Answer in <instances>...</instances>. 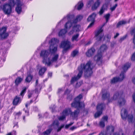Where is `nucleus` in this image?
Masks as SVG:
<instances>
[{
  "label": "nucleus",
  "mask_w": 135,
  "mask_h": 135,
  "mask_svg": "<svg viewBox=\"0 0 135 135\" xmlns=\"http://www.w3.org/2000/svg\"><path fill=\"white\" fill-rule=\"evenodd\" d=\"M93 63L90 61H89L86 63H82L78 68L79 73L76 76L72 78L70 81L71 84H73L75 81L79 79L81 77L83 72L84 73L85 77L90 76L93 73L92 70L94 68Z\"/></svg>",
  "instance_id": "1"
},
{
  "label": "nucleus",
  "mask_w": 135,
  "mask_h": 135,
  "mask_svg": "<svg viewBox=\"0 0 135 135\" xmlns=\"http://www.w3.org/2000/svg\"><path fill=\"white\" fill-rule=\"evenodd\" d=\"M15 4L17 5L15 11L18 14L21 13L22 11L21 6L20 0H9L8 3H6L2 6V9L5 14L9 15L11 12L12 9Z\"/></svg>",
  "instance_id": "2"
},
{
  "label": "nucleus",
  "mask_w": 135,
  "mask_h": 135,
  "mask_svg": "<svg viewBox=\"0 0 135 135\" xmlns=\"http://www.w3.org/2000/svg\"><path fill=\"white\" fill-rule=\"evenodd\" d=\"M82 97V95L80 94L74 99V102L71 103V105L72 107L76 108L77 109L74 111V112H71V116L73 118H77L79 114L80 109L82 108L85 109V105L83 102H80V99Z\"/></svg>",
  "instance_id": "3"
},
{
  "label": "nucleus",
  "mask_w": 135,
  "mask_h": 135,
  "mask_svg": "<svg viewBox=\"0 0 135 135\" xmlns=\"http://www.w3.org/2000/svg\"><path fill=\"white\" fill-rule=\"evenodd\" d=\"M59 41L55 38H52L49 42L50 43L49 50L51 55L55 54L57 51L58 45Z\"/></svg>",
  "instance_id": "4"
},
{
  "label": "nucleus",
  "mask_w": 135,
  "mask_h": 135,
  "mask_svg": "<svg viewBox=\"0 0 135 135\" xmlns=\"http://www.w3.org/2000/svg\"><path fill=\"white\" fill-rule=\"evenodd\" d=\"M121 115L123 119L127 118L129 123H135V117L134 118L132 115H128L127 111L125 109L123 108L121 110Z\"/></svg>",
  "instance_id": "5"
},
{
  "label": "nucleus",
  "mask_w": 135,
  "mask_h": 135,
  "mask_svg": "<svg viewBox=\"0 0 135 135\" xmlns=\"http://www.w3.org/2000/svg\"><path fill=\"white\" fill-rule=\"evenodd\" d=\"M67 19L68 21L65 25V27L66 29L70 28L73 25H75V23L74 22V16L71 15H68L66 17H64L61 21H65V19Z\"/></svg>",
  "instance_id": "6"
},
{
  "label": "nucleus",
  "mask_w": 135,
  "mask_h": 135,
  "mask_svg": "<svg viewBox=\"0 0 135 135\" xmlns=\"http://www.w3.org/2000/svg\"><path fill=\"white\" fill-rule=\"evenodd\" d=\"M70 42L68 40L64 41L61 42L60 47L64 49L62 50L63 54L65 53L70 48Z\"/></svg>",
  "instance_id": "7"
},
{
  "label": "nucleus",
  "mask_w": 135,
  "mask_h": 135,
  "mask_svg": "<svg viewBox=\"0 0 135 135\" xmlns=\"http://www.w3.org/2000/svg\"><path fill=\"white\" fill-rule=\"evenodd\" d=\"M106 49L107 46L105 45H103L98 50V52H99L100 51V52L98 53L97 54L94 56V60L97 62L99 61L102 56V52H103Z\"/></svg>",
  "instance_id": "8"
},
{
  "label": "nucleus",
  "mask_w": 135,
  "mask_h": 135,
  "mask_svg": "<svg viewBox=\"0 0 135 135\" xmlns=\"http://www.w3.org/2000/svg\"><path fill=\"white\" fill-rule=\"evenodd\" d=\"M105 106V104L103 103L99 104L98 105L97 107V111L94 115V117L95 118L99 117L102 114V110Z\"/></svg>",
  "instance_id": "9"
},
{
  "label": "nucleus",
  "mask_w": 135,
  "mask_h": 135,
  "mask_svg": "<svg viewBox=\"0 0 135 135\" xmlns=\"http://www.w3.org/2000/svg\"><path fill=\"white\" fill-rule=\"evenodd\" d=\"M125 77L123 72H122L119 75V77H114L111 80L110 83L111 84L114 83L118 81H121Z\"/></svg>",
  "instance_id": "10"
},
{
  "label": "nucleus",
  "mask_w": 135,
  "mask_h": 135,
  "mask_svg": "<svg viewBox=\"0 0 135 135\" xmlns=\"http://www.w3.org/2000/svg\"><path fill=\"white\" fill-rule=\"evenodd\" d=\"M59 56L58 54H56L54 55L51 59H50V57H48L47 60L46 61V64H47L48 66H50L53 62H56Z\"/></svg>",
  "instance_id": "11"
},
{
  "label": "nucleus",
  "mask_w": 135,
  "mask_h": 135,
  "mask_svg": "<svg viewBox=\"0 0 135 135\" xmlns=\"http://www.w3.org/2000/svg\"><path fill=\"white\" fill-rule=\"evenodd\" d=\"M49 54V52L48 50H43L41 51L40 55V56L42 57L43 60L42 62L46 64V61L47 60V57Z\"/></svg>",
  "instance_id": "12"
},
{
  "label": "nucleus",
  "mask_w": 135,
  "mask_h": 135,
  "mask_svg": "<svg viewBox=\"0 0 135 135\" xmlns=\"http://www.w3.org/2000/svg\"><path fill=\"white\" fill-rule=\"evenodd\" d=\"M103 30L101 28L95 32V36L97 37V39L98 41L101 40L103 37L104 34L103 33Z\"/></svg>",
  "instance_id": "13"
},
{
  "label": "nucleus",
  "mask_w": 135,
  "mask_h": 135,
  "mask_svg": "<svg viewBox=\"0 0 135 135\" xmlns=\"http://www.w3.org/2000/svg\"><path fill=\"white\" fill-rule=\"evenodd\" d=\"M101 92L102 94V100H106L110 97V93L107 90L102 89Z\"/></svg>",
  "instance_id": "14"
},
{
  "label": "nucleus",
  "mask_w": 135,
  "mask_h": 135,
  "mask_svg": "<svg viewBox=\"0 0 135 135\" xmlns=\"http://www.w3.org/2000/svg\"><path fill=\"white\" fill-rule=\"evenodd\" d=\"M7 27H4L3 30L0 33V37L2 40L6 39L9 36L8 33H6Z\"/></svg>",
  "instance_id": "15"
},
{
  "label": "nucleus",
  "mask_w": 135,
  "mask_h": 135,
  "mask_svg": "<svg viewBox=\"0 0 135 135\" xmlns=\"http://www.w3.org/2000/svg\"><path fill=\"white\" fill-rule=\"evenodd\" d=\"M108 5L109 3H105L103 5L99 12V13L100 15H102L105 11L107 10Z\"/></svg>",
  "instance_id": "16"
},
{
  "label": "nucleus",
  "mask_w": 135,
  "mask_h": 135,
  "mask_svg": "<svg viewBox=\"0 0 135 135\" xmlns=\"http://www.w3.org/2000/svg\"><path fill=\"white\" fill-rule=\"evenodd\" d=\"M41 88V85L39 84L38 83V80H36L35 82V94L37 97L38 96V94L40 92Z\"/></svg>",
  "instance_id": "17"
},
{
  "label": "nucleus",
  "mask_w": 135,
  "mask_h": 135,
  "mask_svg": "<svg viewBox=\"0 0 135 135\" xmlns=\"http://www.w3.org/2000/svg\"><path fill=\"white\" fill-rule=\"evenodd\" d=\"M33 100H31L30 102H27L25 104L26 109L24 108L23 109V110L25 111V113L27 115H29V109L28 108V106L33 103Z\"/></svg>",
  "instance_id": "18"
},
{
  "label": "nucleus",
  "mask_w": 135,
  "mask_h": 135,
  "mask_svg": "<svg viewBox=\"0 0 135 135\" xmlns=\"http://www.w3.org/2000/svg\"><path fill=\"white\" fill-rule=\"evenodd\" d=\"M21 99L20 97L16 96L13 100L12 103L14 105H17L21 103Z\"/></svg>",
  "instance_id": "19"
},
{
  "label": "nucleus",
  "mask_w": 135,
  "mask_h": 135,
  "mask_svg": "<svg viewBox=\"0 0 135 135\" xmlns=\"http://www.w3.org/2000/svg\"><path fill=\"white\" fill-rule=\"evenodd\" d=\"M95 51V49L94 48L92 47L88 51L86 52V55L88 57H90L94 54Z\"/></svg>",
  "instance_id": "20"
},
{
  "label": "nucleus",
  "mask_w": 135,
  "mask_h": 135,
  "mask_svg": "<svg viewBox=\"0 0 135 135\" xmlns=\"http://www.w3.org/2000/svg\"><path fill=\"white\" fill-rule=\"evenodd\" d=\"M96 14L95 13H93L90 15L88 18L87 20L88 22L91 21L94 22Z\"/></svg>",
  "instance_id": "21"
},
{
  "label": "nucleus",
  "mask_w": 135,
  "mask_h": 135,
  "mask_svg": "<svg viewBox=\"0 0 135 135\" xmlns=\"http://www.w3.org/2000/svg\"><path fill=\"white\" fill-rule=\"evenodd\" d=\"M114 129V127L112 126H108L107 127V132L111 134L113 132Z\"/></svg>",
  "instance_id": "22"
},
{
  "label": "nucleus",
  "mask_w": 135,
  "mask_h": 135,
  "mask_svg": "<svg viewBox=\"0 0 135 135\" xmlns=\"http://www.w3.org/2000/svg\"><path fill=\"white\" fill-rule=\"evenodd\" d=\"M99 1L100 0H97V1L92 5L91 9L93 10L96 9L99 6L100 3Z\"/></svg>",
  "instance_id": "23"
},
{
  "label": "nucleus",
  "mask_w": 135,
  "mask_h": 135,
  "mask_svg": "<svg viewBox=\"0 0 135 135\" xmlns=\"http://www.w3.org/2000/svg\"><path fill=\"white\" fill-rule=\"evenodd\" d=\"M131 64L129 63H127L125 64L122 67V69L123 71H122L124 73V75L125 76L124 73L128 69L130 68L131 66Z\"/></svg>",
  "instance_id": "24"
},
{
  "label": "nucleus",
  "mask_w": 135,
  "mask_h": 135,
  "mask_svg": "<svg viewBox=\"0 0 135 135\" xmlns=\"http://www.w3.org/2000/svg\"><path fill=\"white\" fill-rule=\"evenodd\" d=\"M47 70L46 68L45 67L41 68L38 71V74L41 76H42L45 73Z\"/></svg>",
  "instance_id": "25"
},
{
  "label": "nucleus",
  "mask_w": 135,
  "mask_h": 135,
  "mask_svg": "<svg viewBox=\"0 0 135 135\" xmlns=\"http://www.w3.org/2000/svg\"><path fill=\"white\" fill-rule=\"evenodd\" d=\"M71 110L69 109H66L64 110L62 112V115L66 117L70 113Z\"/></svg>",
  "instance_id": "26"
},
{
  "label": "nucleus",
  "mask_w": 135,
  "mask_h": 135,
  "mask_svg": "<svg viewBox=\"0 0 135 135\" xmlns=\"http://www.w3.org/2000/svg\"><path fill=\"white\" fill-rule=\"evenodd\" d=\"M59 123L58 120H56L54 121L52 124L50 126V127H51L52 126H53L54 128L56 129V127H59Z\"/></svg>",
  "instance_id": "27"
},
{
  "label": "nucleus",
  "mask_w": 135,
  "mask_h": 135,
  "mask_svg": "<svg viewBox=\"0 0 135 135\" xmlns=\"http://www.w3.org/2000/svg\"><path fill=\"white\" fill-rule=\"evenodd\" d=\"M126 103V101L125 99L123 98H121L118 101V103L119 106L121 107L124 105Z\"/></svg>",
  "instance_id": "28"
},
{
  "label": "nucleus",
  "mask_w": 135,
  "mask_h": 135,
  "mask_svg": "<svg viewBox=\"0 0 135 135\" xmlns=\"http://www.w3.org/2000/svg\"><path fill=\"white\" fill-rule=\"evenodd\" d=\"M121 95L120 94L119 92H116L114 95L113 98L114 100H115L118 99H119L121 98Z\"/></svg>",
  "instance_id": "29"
},
{
  "label": "nucleus",
  "mask_w": 135,
  "mask_h": 135,
  "mask_svg": "<svg viewBox=\"0 0 135 135\" xmlns=\"http://www.w3.org/2000/svg\"><path fill=\"white\" fill-rule=\"evenodd\" d=\"M23 80V79L20 77H18L16 79L15 83L16 85L18 86V85L21 83V82Z\"/></svg>",
  "instance_id": "30"
},
{
  "label": "nucleus",
  "mask_w": 135,
  "mask_h": 135,
  "mask_svg": "<svg viewBox=\"0 0 135 135\" xmlns=\"http://www.w3.org/2000/svg\"><path fill=\"white\" fill-rule=\"evenodd\" d=\"M83 18V16L81 15H79L77 16L75 19L74 18V22L76 24L78 21H79L81 20Z\"/></svg>",
  "instance_id": "31"
},
{
  "label": "nucleus",
  "mask_w": 135,
  "mask_h": 135,
  "mask_svg": "<svg viewBox=\"0 0 135 135\" xmlns=\"http://www.w3.org/2000/svg\"><path fill=\"white\" fill-rule=\"evenodd\" d=\"M66 32L67 30L66 29H62L58 33V36H61L65 35Z\"/></svg>",
  "instance_id": "32"
},
{
  "label": "nucleus",
  "mask_w": 135,
  "mask_h": 135,
  "mask_svg": "<svg viewBox=\"0 0 135 135\" xmlns=\"http://www.w3.org/2000/svg\"><path fill=\"white\" fill-rule=\"evenodd\" d=\"M27 89V88L26 87L23 88L22 90L21 91L20 94L19 96H20L22 97L23 98L26 92Z\"/></svg>",
  "instance_id": "33"
},
{
  "label": "nucleus",
  "mask_w": 135,
  "mask_h": 135,
  "mask_svg": "<svg viewBox=\"0 0 135 135\" xmlns=\"http://www.w3.org/2000/svg\"><path fill=\"white\" fill-rule=\"evenodd\" d=\"M131 33L132 35H134L133 39V44L135 45V28H133L131 31Z\"/></svg>",
  "instance_id": "34"
},
{
  "label": "nucleus",
  "mask_w": 135,
  "mask_h": 135,
  "mask_svg": "<svg viewBox=\"0 0 135 135\" xmlns=\"http://www.w3.org/2000/svg\"><path fill=\"white\" fill-rule=\"evenodd\" d=\"M83 6V3L81 2H79L77 5L75 6V7H77V9L78 10H80Z\"/></svg>",
  "instance_id": "35"
},
{
  "label": "nucleus",
  "mask_w": 135,
  "mask_h": 135,
  "mask_svg": "<svg viewBox=\"0 0 135 135\" xmlns=\"http://www.w3.org/2000/svg\"><path fill=\"white\" fill-rule=\"evenodd\" d=\"M32 78V76L30 75H28L25 79V82L27 83H29L31 81Z\"/></svg>",
  "instance_id": "36"
},
{
  "label": "nucleus",
  "mask_w": 135,
  "mask_h": 135,
  "mask_svg": "<svg viewBox=\"0 0 135 135\" xmlns=\"http://www.w3.org/2000/svg\"><path fill=\"white\" fill-rule=\"evenodd\" d=\"M79 34H77L75 35H74L72 37L71 40L72 41H77L78 40V38L79 36Z\"/></svg>",
  "instance_id": "37"
},
{
  "label": "nucleus",
  "mask_w": 135,
  "mask_h": 135,
  "mask_svg": "<svg viewBox=\"0 0 135 135\" xmlns=\"http://www.w3.org/2000/svg\"><path fill=\"white\" fill-rule=\"evenodd\" d=\"M126 23V22L124 21H120L118 23L117 25V27L118 28L121 26Z\"/></svg>",
  "instance_id": "38"
},
{
  "label": "nucleus",
  "mask_w": 135,
  "mask_h": 135,
  "mask_svg": "<svg viewBox=\"0 0 135 135\" xmlns=\"http://www.w3.org/2000/svg\"><path fill=\"white\" fill-rule=\"evenodd\" d=\"M111 36L110 34H108L106 35L104 38V39L106 40L107 41H110Z\"/></svg>",
  "instance_id": "39"
},
{
  "label": "nucleus",
  "mask_w": 135,
  "mask_h": 135,
  "mask_svg": "<svg viewBox=\"0 0 135 135\" xmlns=\"http://www.w3.org/2000/svg\"><path fill=\"white\" fill-rule=\"evenodd\" d=\"M52 129L50 127L49 129L47 130L46 131L43 133L44 135H48L52 131Z\"/></svg>",
  "instance_id": "40"
},
{
  "label": "nucleus",
  "mask_w": 135,
  "mask_h": 135,
  "mask_svg": "<svg viewBox=\"0 0 135 135\" xmlns=\"http://www.w3.org/2000/svg\"><path fill=\"white\" fill-rule=\"evenodd\" d=\"M74 26L73 27V30H74V31L77 32L79 31V28H80V26L79 25H74Z\"/></svg>",
  "instance_id": "41"
},
{
  "label": "nucleus",
  "mask_w": 135,
  "mask_h": 135,
  "mask_svg": "<svg viewBox=\"0 0 135 135\" xmlns=\"http://www.w3.org/2000/svg\"><path fill=\"white\" fill-rule=\"evenodd\" d=\"M78 53V51L76 50L73 51L71 54V56L72 57H74Z\"/></svg>",
  "instance_id": "42"
},
{
  "label": "nucleus",
  "mask_w": 135,
  "mask_h": 135,
  "mask_svg": "<svg viewBox=\"0 0 135 135\" xmlns=\"http://www.w3.org/2000/svg\"><path fill=\"white\" fill-rule=\"evenodd\" d=\"M94 3L93 0H89L87 2V5L88 7H90Z\"/></svg>",
  "instance_id": "43"
},
{
  "label": "nucleus",
  "mask_w": 135,
  "mask_h": 135,
  "mask_svg": "<svg viewBox=\"0 0 135 135\" xmlns=\"http://www.w3.org/2000/svg\"><path fill=\"white\" fill-rule=\"evenodd\" d=\"M110 16V14L109 13L107 14L104 16V17L106 19V22H107L108 21Z\"/></svg>",
  "instance_id": "44"
},
{
  "label": "nucleus",
  "mask_w": 135,
  "mask_h": 135,
  "mask_svg": "<svg viewBox=\"0 0 135 135\" xmlns=\"http://www.w3.org/2000/svg\"><path fill=\"white\" fill-rule=\"evenodd\" d=\"M66 117L62 115L58 117V119L59 120L62 121L64 119H65Z\"/></svg>",
  "instance_id": "45"
},
{
  "label": "nucleus",
  "mask_w": 135,
  "mask_h": 135,
  "mask_svg": "<svg viewBox=\"0 0 135 135\" xmlns=\"http://www.w3.org/2000/svg\"><path fill=\"white\" fill-rule=\"evenodd\" d=\"M99 125L102 128L104 127L105 125L104 122L101 120L100 122Z\"/></svg>",
  "instance_id": "46"
},
{
  "label": "nucleus",
  "mask_w": 135,
  "mask_h": 135,
  "mask_svg": "<svg viewBox=\"0 0 135 135\" xmlns=\"http://www.w3.org/2000/svg\"><path fill=\"white\" fill-rule=\"evenodd\" d=\"M64 126V124H62L59 127H58V128L57 129V132H58L59 131H60L61 129L62 128H63Z\"/></svg>",
  "instance_id": "47"
},
{
  "label": "nucleus",
  "mask_w": 135,
  "mask_h": 135,
  "mask_svg": "<svg viewBox=\"0 0 135 135\" xmlns=\"http://www.w3.org/2000/svg\"><path fill=\"white\" fill-rule=\"evenodd\" d=\"M117 4H116L114 6L112 7H111L110 8V9L111 11H114L115 10L116 7H117Z\"/></svg>",
  "instance_id": "48"
},
{
  "label": "nucleus",
  "mask_w": 135,
  "mask_h": 135,
  "mask_svg": "<svg viewBox=\"0 0 135 135\" xmlns=\"http://www.w3.org/2000/svg\"><path fill=\"white\" fill-rule=\"evenodd\" d=\"M73 124V123L71 122L68 124H66L65 126V129H68L69 127L70 126L72 125Z\"/></svg>",
  "instance_id": "49"
},
{
  "label": "nucleus",
  "mask_w": 135,
  "mask_h": 135,
  "mask_svg": "<svg viewBox=\"0 0 135 135\" xmlns=\"http://www.w3.org/2000/svg\"><path fill=\"white\" fill-rule=\"evenodd\" d=\"M108 119V117L107 116H104L102 119V120H103L104 122L105 121H107Z\"/></svg>",
  "instance_id": "50"
},
{
  "label": "nucleus",
  "mask_w": 135,
  "mask_h": 135,
  "mask_svg": "<svg viewBox=\"0 0 135 135\" xmlns=\"http://www.w3.org/2000/svg\"><path fill=\"white\" fill-rule=\"evenodd\" d=\"M126 36H124L122 37H121L119 40V42H121L122 41L126 38Z\"/></svg>",
  "instance_id": "51"
},
{
  "label": "nucleus",
  "mask_w": 135,
  "mask_h": 135,
  "mask_svg": "<svg viewBox=\"0 0 135 135\" xmlns=\"http://www.w3.org/2000/svg\"><path fill=\"white\" fill-rule=\"evenodd\" d=\"M33 92L32 91H29V93L28 95V98H30L31 97L33 94Z\"/></svg>",
  "instance_id": "52"
},
{
  "label": "nucleus",
  "mask_w": 135,
  "mask_h": 135,
  "mask_svg": "<svg viewBox=\"0 0 135 135\" xmlns=\"http://www.w3.org/2000/svg\"><path fill=\"white\" fill-rule=\"evenodd\" d=\"M81 85V83L80 82H79V83H76L75 87L76 88H78Z\"/></svg>",
  "instance_id": "53"
},
{
  "label": "nucleus",
  "mask_w": 135,
  "mask_h": 135,
  "mask_svg": "<svg viewBox=\"0 0 135 135\" xmlns=\"http://www.w3.org/2000/svg\"><path fill=\"white\" fill-rule=\"evenodd\" d=\"M107 99L108 100V103L112 102L113 100V98L112 99V98H110V97L108 98Z\"/></svg>",
  "instance_id": "54"
},
{
  "label": "nucleus",
  "mask_w": 135,
  "mask_h": 135,
  "mask_svg": "<svg viewBox=\"0 0 135 135\" xmlns=\"http://www.w3.org/2000/svg\"><path fill=\"white\" fill-rule=\"evenodd\" d=\"M94 22H91V23H90L88 27V28H89L91 27L94 24Z\"/></svg>",
  "instance_id": "55"
},
{
  "label": "nucleus",
  "mask_w": 135,
  "mask_h": 135,
  "mask_svg": "<svg viewBox=\"0 0 135 135\" xmlns=\"http://www.w3.org/2000/svg\"><path fill=\"white\" fill-rule=\"evenodd\" d=\"M76 127L73 126V127H71L70 128V129L71 130L73 131L74 130V129H76Z\"/></svg>",
  "instance_id": "56"
},
{
  "label": "nucleus",
  "mask_w": 135,
  "mask_h": 135,
  "mask_svg": "<svg viewBox=\"0 0 135 135\" xmlns=\"http://www.w3.org/2000/svg\"><path fill=\"white\" fill-rule=\"evenodd\" d=\"M74 31V30H73V28L72 30L70 31L69 33V34L71 35L74 33V32H75Z\"/></svg>",
  "instance_id": "57"
},
{
  "label": "nucleus",
  "mask_w": 135,
  "mask_h": 135,
  "mask_svg": "<svg viewBox=\"0 0 135 135\" xmlns=\"http://www.w3.org/2000/svg\"><path fill=\"white\" fill-rule=\"evenodd\" d=\"M119 35V33H116L115 35L114 36V38H116Z\"/></svg>",
  "instance_id": "58"
},
{
  "label": "nucleus",
  "mask_w": 135,
  "mask_h": 135,
  "mask_svg": "<svg viewBox=\"0 0 135 135\" xmlns=\"http://www.w3.org/2000/svg\"><path fill=\"white\" fill-rule=\"evenodd\" d=\"M103 134V135H106V132L105 131H103V132H102L100 133V134H99V135H100V134Z\"/></svg>",
  "instance_id": "59"
},
{
  "label": "nucleus",
  "mask_w": 135,
  "mask_h": 135,
  "mask_svg": "<svg viewBox=\"0 0 135 135\" xmlns=\"http://www.w3.org/2000/svg\"><path fill=\"white\" fill-rule=\"evenodd\" d=\"M21 114V112H17L16 113V115H18V116H20Z\"/></svg>",
  "instance_id": "60"
},
{
  "label": "nucleus",
  "mask_w": 135,
  "mask_h": 135,
  "mask_svg": "<svg viewBox=\"0 0 135 135\" xmlns=\"http://www.w3.org/2000/svg\"><path fill=\"white\" fill-rule=\"evenodd\" d=\"M12 108L9 109L7 112L9 114H11L12 113Z\"/></svg>",
  "instance_id": "61"
},
{
  "label": "nucleus",
  "mask_w": 135,
  "mask_h": 135,
  "mask_svg": "<svg viewBox=\"0 0 135 135\" xmlns=\"http://www.w3.org/2000/svg\"><path fill=\"white\" fill-rule=\"evenodd\" d=\"M91 43V41H89L86 44H85V45H90V44Z\"/></svg>",
  "instance_id": "62"
},
{
  "label": "nucleus",
  "mask_w": 135,
  "mask_h": 135,
  "mask_svg": "<svg viewBox=\"0 0 135 135\" xmlns=\"http://www.w3.org/2000/svg\"><path fill=\"white\" fill-rule=\"evenodd\" d=\"M132 81L135 84V77L132 79Z\"/></svg>",
  "instance_id": "63"
},
{
  "label": "nucleus",
  "mask_w": 135,
  "mask_h": 135,
  "mask_svg": "<svg viewBox=\"0 0 135 135\" xmlns=\"http://www.w3.org/2000/svg\"><path fill=\"white\" fill-rule=\"evenodd\" d=\"M133 98L134 102H135V93L133 95Z\"/></svg>",
  "instance_id": "64"
}]
</instances>
